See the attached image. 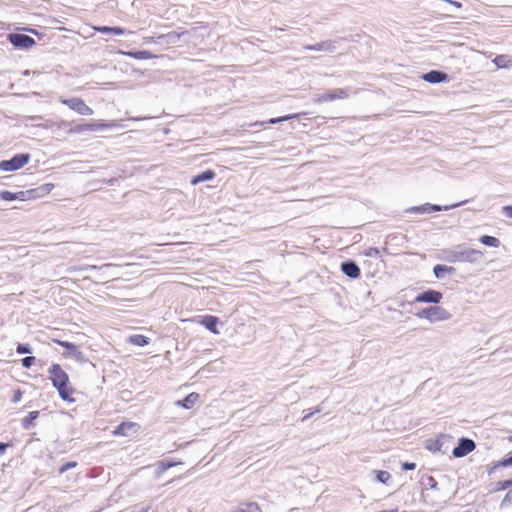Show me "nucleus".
Here are the masks:
<instances>
[{"instance_id":"47","label":"nucleus","mask_w":512,"mask_h":512,"mask_svg":"<svg viewBox=\"0 0 512 512\" xmlns=\"http://www.w3.org/2000/svg\"><path fill=\"white\" fill-rule=\"evenodd\" d=\"M446 1H447V3H449L450 5H453V6L457 7V8H460V7L462 6V5H461V3H460V2H457V1H453V0H446Z\"/></svg>"},{"instance_id":"51","label":"nucleus","mask_w":512,"mask_h":512,"mask_svg":"<svg viewBox=\"0 0 512 512\" xmlns=\"http://www.w3.org/2000/svg\"><path fill=\"white\" fill-rule=\"evenodd\" d=\"M253 125H260V126H262V125H264V122H255Z\"/></svg>"},{"instance_id":"49","label":"nucleus","mask_w":512,"mask_h":512,"mask_svg":"<svg viewBox=\"0 0 512 512\" xmlns=\"http://www.w3.org/2000/svg\"><path fill=\"white\" fill-rule=\"evenodd\" d=\"M362 240L361 234H354V244Z\"/></svg>"},{"instance_id":"52","label":"nucleus","mask_w":512,"mask_h":512,"mask_svg":"<svg viewBox=\"0 0 512 512\" xmlns=\"http://www.w3.org/2000/svg\"><path fill=\"white\" fill-rule=\"evenodd\" d=\"M312 413H309L308 415L304 416V419H307Z\"/></svg>"},{"instance_id":"32","label":"nucleus","mask_w":512,"mask_h":512,"mask_svg":"<svg viewBox=\"0 0 512 512\" xmlns=\"http://www.w3.org/2000/svg\"><path fill=\"white\" fill-rule=\"evenodd\" d=\"M77 466V462L76 461H69V462H66L64 463L60 469H59V473L60 474H63L64 472H66L67 470L69 469H72V468H75Z\"/></svg>"},{"instance_id":"23","label":"nucleus","mask_w":512,"mask_h":512,"mask_svg":"<svg viewBox=\"0 0 512 512\" xmlns=\"http://www.w3.org/2000/svg\"><path fill=\"white\" fill-rule=\"evenodd\" d=\"M95 31H98L100 33H114L115 35H123L125 34V29L122 27H108V26H93L92 27Z\"/></svg>"},{"instance_id":"40","label":"nucleus","mask_w":512,"mask_h":512,"mask_svg":"<svg viewBox=\"0 0 512 512\" xmlns=\"http://www.w3.org/2000/svg\"><path fill=\"white\" fill-rule=\"evenodd\" d=\"M512 504V493L509 492L506 494V496L503 498L501 502V507H506L507 505Z\"/></svg>"},{"instance_id":"46","label":"nucleus","mask_w":512,"mask_h":512,"mask_svg":"<svg viewBox=\"0 0 512 512\" xmlns=\"http://www.w3.org/2000/svg\"><path fill=\"white\" fill-rule=\"evenodd\" d=\"M360 275V268L354 262V279L358 278Z\"/></svg>"},{"instance_id":"48","label":"nucleus","mask_w":512,"mask_h":512,"mask_svg":"<svg viewBox=\"0 0 512 512\" xmlns=\"http://www.w3.org/2000/svg\"><path fill=\"white\" fill-rule=\"evenodd\" d=\"M7 447H8V444L0 443V454H3Z\"/></svg>"},{"instance_id":"7","label":"nucleus","mask_w":512,"mask_h":512,"mask_svg":"<svg viewBox=\"0 0 512 512\" xmlns=\"http://www.w3.org/2000/svg\"><path fill=\"white\" fill-rule=\"evenodd\" d=\"M140 429V425L132 421H123L112 431L113 436L116 437H129L134 433H137Z\"/></svg>"},{"instance_id":"16","label":"nucleus","mask_w":512,"mask_h":512,"mask_svg":"<svg viewBox=\"0 0 512 512\" xmlns=\"http://www.w3.org/2000/svg\"><path fill=\"white\" fill-rule=\"evenodd\" d=\"M422 79L426 82L436 84L446 81L448 79V76L444 72L432 70L428 73L423 74Z\"/></svg>"},{"instance_id":"28","label":"nucleus","mask_w":512,"mask_h":512,"mask_svg":"<svg viewBox=\"0 0 512 512\" xmlns=\"http://www.w3.org/2000/svg\"><path fill=\"white\" fill-rule=\"evenodd\" d=\"M493 62L495 63V65L499 68H505L508 66V58L507 56L505 55H499L497 57H495V59L493 60Z\"/></svg>"},{"instance_id":"22","label":"nucleus","mask_w":512,"mask_h":512,"mask_svg":"<svg viewBox=\"0 0 512 512\" xmlns=\"http://www.w3.org/2000/svg\"><path fill=\"white\" fill-rule=\"evenodd\" d=\"M186 32H181V33H178V32H169L167 34H162V35H159L157 38L153 37V36H146L143 38L144 42L145 43H155L157 41V39H164V38H177L179 39L182 35H184Z\"/></svg>"},{"instance_id":"37","label":"nucleus","mask_w":512,"mask_h":512,"mask_svg":"<svg viewBox=\"0 0 512 512\" xmlns=\"http://www.w3.org/2000/svg\"><path fill=\"white\" fill-rule=\"evenodd\" d=\"M16 200L29 201V194L27 190H21L16 192Z\"/></svg>"},{"instance_id":"21","label":"nucleus","mask_w":512,"mask_h":512,"mask_svg":"<svg viewBox=\"0 0 512 512\" xmlns=\"http://www.w3.org/2000/svg\"><path fill=\"white\" fill-rule=\"evenodd\" d=\"M233 512H262V509L256 502H245L240 504Z\"/></svg>"},{"instance_id":"45","label":"nucleus","mask_w":512,"mask_h":512,"mask_svg":"<svg viewBox=\"0 0 512 512\" xmlns=\"http://www.w3.org/2000/svg\"><path fill=\"white\" fill-rule=\"evenodd\" d=\"M416 468V464L415 463H411V462H404L402 464V469L403 470H414Z\"/></svg>"},{"instance_id":"29","label":"nucleus","mask_w":512,"mask_h":512,"mask_svg":"<svg viewBox=\"0 0 512 512\" xmlns=\"http://www.w3.org/2000/svg\"><path fill=\"white\" fill-rule=\"evenodd\" d=\"M390 478H391V475L387 471H377L376 472V479L380 483L386 484Z\"/></svg>"},{"instance_id":"20","label":"nucleus","mask_w":512,"mask_h":512,"mask_svg":"<svg viewBox=\"0 0 512 512\" xmlns=\"http://www.w3.org/2000/svg\"><path fill=\"white\" fill-rule=\"evenodd\" d=\"M455 271L456 269L454 267L441 264H438L433 268L434 275L437 279H442L446 273L453 274Z\"/></svg>"},{"instance_id":"13","label":"nucleus","mask_w":512,"mask_h":512,"mask_svg":"<svg viewBox=\"0 0 512 512\" xmlns=\"http://www.w3.org/2000/svg\"><path fill=\"white\" fill-rule=\"evenodd\" d=\"M197 322L199 324H201L202 326H204L207 330H209L213 334H219L220 333L219 330H218V327H217L218 324L220 323V320L216 316H213V315L200 316L198 318Z\"/></svg>"},{"instance_id":"39","label":"nucleus","mask_w":512,"mask_h":512,"mask_svg":"<svg viewBox=\"0 0 512 512\" xmlns=\"http://www.w3.org/2000/svg\"><path fill=\"white\" fill-rule=\"evenodd\" d=\"M16 352L18 354H26V353H31V350L27 345L18 344V346L16 348Z\"/></svg>"},{"instance_id":"19","label":"nucleus","mask_w":512,"mask_h":512,"mask_svg":"<svg viewBox=\"0 0 512 512\" xmlns=\"http://www.w3.org/2000/svg\"><path fill=\"white\" fill-rule=\"evenodd\" d=\"M215 175L216 174L213 170L208 169V170L202 172L201 174H198V175L192 177L191 184L197 185L198 183L212 180V179H214Z\"/></svg>"},{"instance_id":"24","label":"nucleus","mask_w":512,"mask_h":512,"mask_svg":"<svg viewBox=\"0 0 512 512\" xmlns=\"http://www.w3.org/2000/svg\"><path fill=\"white\" fill-rule=\"evenodd\" d=\"M128 342L135 346L143 347V346H146L149 344L150 339L144 335L136 334V335H131L128 338Z\"/></svg>"},{"instance_id":"4","label":"nucleus","mask_w":512,"mask_h":512,"mask_svg":"<svg viewBox=\"0 0 512 512\" xmlns=\"http://www.w3.org/2000/svg\"><path fill=\"white\" fill-rule=\"evenodd\" d=\"M60 102L79 115L91 116L94 114V110L79 97H73L69 99L62 98L60 99Z\"/></svg>"},{"instance_id":"8","label":"nucleus","mask_w":512,"mask_h":512,"mask_svg":"<svg viewBox=\"0 0 512 512\" xmlns=\"http://www.w3.org/2000/svg\"><path fill=\"white\" fill-rule=\"evenodd\" d=\"M476 448L475 442L466 437H462L459 439L458 445L453 449V456L456 458H461L472 452Z\"/></svg>"},{"instance_id":"38","label":"nucleus","mask_w":512,"mask_h":512,"mask_svg":"<svg viewBox=\"0 0 512 512\" xmlns=\"http://www.w3.org/2000/svg\"><path fill=\"white\" fill-rule=\"evenodd\" d=\"M35 363V357L34 356H27L22 359V365L25 368H30Z\"/></svg>"},{"instance_id":"27","label":"nucleus","mask_w":512,"mask_h":512,"mask_svg":"<svg viewBox=\"0 0 512 512\" xmlns=\"http://www.w3.org/2000/svg\"><path fill=\"white\" fill-rule=\"evenodd\" d=\"M39 416V411H32L30 412L23 420H22V424L24 426V428H29L34 420Z\"/></svg>"},{"instance_id":"3","label":"nucleus","mask_w":512,"mask_h":512,"mask_svg":"<svg viewBox=\"0 0 512 512\" xmlns=\"http://www.w3.org/2000/svg\"><path fill=\"white\" fill-rule=\"evenodd\" d=\"M116 127V123L106 121H92L89 123H81L71 127L68 131L69 134H80L88 131L105 130Z\"/></svg>"},{"instance_id":"41","label":"nucleus","mask_w":512,"mask_h":512,"mask_svg":"<svg viewBox=\"0 0 512 512\" xmlns=\"http://www.w3.org/2000/svg\"><path fill=\"white\" fill-rule=\"evenodd\" d=\"M23 392L20 389L14 391L12 402L17 403L22 399Z\"/></svg>"},{"instance_id":"25","label":"nucleus","mask_w":512,"mask_h":512,"mask_svg":"<svg viewBox=\"0 0 512 512\" xmlns=\"http://www.w3.org/2000/svg\"><path fill=\"white\" fill-rule=\"evenodd\" d=\"M479 241L483 244V245H486V246H489V247H499L500 246V240L494 236H490V235H483L482 237H480Z\"/></svg>"},{"instance_id":"42","label":"nucleus","mask_w":512,"mask_h":512,"mask_svg":"<svg viewBox=\"0 0 512 512\" xmlns=\"http://www.w3.org/2000/svg\"><path fill=\"white\" fill-rule=\"evenodd\" d=\"M325 46V43H319V44H315V45H307L305 46V49L307 50H322Z\"/></svg>"},{"instance_id":"31","label":"nucleus","mask_w":512,"mask_h":512,"mask_svg":"<svg viewBox=\"0 0 512 512\" xmlns=\"http://www.w3.org/2000/svg\"><path fill=\"white\" fill-rule=\"evenodd\" d=\"M178 464H180V462H172V461L163 460V461L159 462V467H160L161 472H164Z\"/></svg>"},{"instance_id":"33","label":"nucleus","mask_w":512,"mask_h":512,"mask_svg":"<svg viewBox=\"0 0 512 512\" xmlns=\"http://www.w3.org/2000/svg\"><path fill=\"white\" fill-rule=\"evenodd\" d=\"M508 466H512V456H509L507 458H504L503 460L501 461H498L495 465H494V468H498V467H508Z\"/></svg>"},{"instance_id":"10","label":"nucleus","mask_w":512,"mask_h":512,"mask_svg":"<svg viewBox=\"0 0 512 512\" xmlns=\"http://www.w3.org/2000/svg\"><path fill=\"white\" fill-rule=\"evenodd\" d=\"M457 206H460V204H453L450 206H440V205H434L426 203L421 206L412 207L409 211L413 213H427L430 214L432 212H438V211H446L452 208H455Z\"/></svg>"},{"instance_id":"9","label":"nucleus","mask_w":512,"mask_h":512,"mask_svg":"<svg viewBox=\"0 0 512 512\" xmlns=\"http://www.w3.org/2000/svg\"><path fill=\"white\" fill-rule=\"evenodd\" d=\"M8 38L10 43L17 48L29 49L36 43L32 37L24 34L12 33Z\"/></svg>"},{"instance_id":"17","label":"nucleus","mask_w":512,"mask_h":512,"mask_svg":"<svg viewBox=\"0 0 512 512\" xmlns=\"http://www.w3.org/2000/svg\"><path fill=\"white\" fill-rule=\"evenodd\" d=\"M199 394L196 392H192L188 394L183 400H179L176 404L185 409L192 408L199 401Z\"/></svg>"},{"instance_id":"35","label":"nucleus","mask_w":512,"mask_h":512,"mask_svg":"<svg viewBox=\"0 0 512 512\" xmlns=\"http://www.w3.org/2000/svg\"><path fill=\"white\" fill-rule=\"evenodd\" d=\"M416 316L420 319H427L430 322V308H424L418 313H416Z\"/></svg>"},{"instance_id":"36","label":"nucleus","mask_w":512,"mask_h":512,"mask_svg":"<svg viewBox=\"0 0 512 512\" xmlns=\"http://www.w3.org/2000/svg\"><path fill=\"white\" fill-rule=\"evenodd\" d=\"M341 268L347 276L352 277V261L343 263Z\"/></svg>"},{"instance_id":"2","label":"nucleus","mask_w":512,"mask_h":512,"mask_svg":"<svg viewBox=\"0 0 512 512\" xmlns=\"http://www.w3.org/2000/svg\"><path fill=\"white\" fill-rule=\"evenodd\" d=\"M445 255L446 260L451 263L461 262L476 265L484 259L482 251L470 248L464 244L445 250Z\"/></svg>"},{"instance_id":"30","label":"nucleus","mask_w":512,"mask_h":512,"mask_svg":"<svg viewBox=\"0 0 512 512\" xmlns=\"http://www.w3.org/2000/svg\"><path fill=\"white\" fill-rule=\"evenodd\" d=\"M0 198L4 201H14L16 200V192H11L8 190L0 191Z\"/></svg>"},{"instance_id":"6","label":"nucleus","mask_w":512,"mask_h":512,"mask_svg":"<svg viewBox=\"0 0 512 512\" xmlns=\"http://www.w3.org/2000/svg\"><path fill=\"white\" fill-rule=\"evenodd\" d=\"M357 38H354V49H356L360 56L367 57L370 55L372 49L373 39L365 34H357Z\"/></svg>"},{"instance_id":"50","label":"nucleus","mask_w":512,"mask_h":512,"mask_svg":"<svg viewBox=\"0 0 512 512\" xmlns=\"http://www.w3.org/2000/svg\"><path fill=\"white\" fill-rule=\"evenodd\" d=\"M445 437L444 436H441L437 439L436 441V444H437V447H435V450H440V442L444 439Z\"/></svg>"},{"instance_id":"44","label":"nucleus","mask_w":512,"mask_h":512,"mask_svg":"<svg viewBox=\"0 0 512 512\" xmlns=\"http://www.w3.org/2000/svg\"><path fill=\"white\" fill-rule=\"evenodd\" d=\"M502 212L508 217L512 218V205H506L502 207Z\"/></svg>"},{"instance_id":"34","label":"nucleus","mask_w":512,"mask_h":512,"mask_svg":"<svg viewBox=\"0 0 512 512\" xmlns=\"http://www.w3.org/2000/svg\"><path fill=\"white\" fill-rule=\"evenodd\" d=\"M363 254L367 257H379L380 251L377 248H368L363 251Z\"/></svg>"},{"instance_id":"12","label":"nucleus","mask_w":512,"mask_h":512,"mask_svg":"<svg viewBox=\"0 0 512 512\" xmlns=\"http://www.w3.org/2000/svg\"><path fill=\"white\" fill-rule=\"evenodd\" d=\"M442 299V293L436 290L429 289L417 295L415 302L419 303H434L437 304Z\"/></svg>"},{"instance_id":"1","label":"nucleus","mask_w":512,"mask_h":512,"mask_svg":"<svg viewBox=\"0 0 512 512\" xmlns=\"http://www.w3.org/2000/svg\"><path fill=\"white\" fill-rule=\"evenodd\" d=\"M49 379L52 382L53 387L58 391L60 398L63 401L73 403L75 398L73 397L75 389L73 388L69 375L60 366V364L53 363L49 369Z\"/></svg>"},{"instance_id":"14","label":"nucleus","mask_w":512,"mask_h":512,"mask_svg":"<svg viewBox=\"0 0 512 512\" xmlns=\"http://www.w3.org/2000/svg\"><path fill=\"white\" fill-rule=\"evenodd\" d=\"M430 308V323L438 321H445L451 318V314L441 306H431Z\"/></svg>"},{"instance_id":"11","label":"nucleus","mask_w":512,"mask_h":512,"mask_svg":"<svg viewBox=\"0 0 512 512\" xmlns=\"http://www.w3.org/2000/svg\"><path fill=\"white\" fill-rule=\"evenodd\" d=\"M54 187L53 183H45L39 187L28 189L29 201L37 200L49 195Z\"/></svg>"},{"instance_id":"26","label":"nucleus","mask_w":512,"mask_h":512,"mask_svg":"<svg viewBox=\"0 0 512 512\" xmlns=\"http://www.w3.org/2000/svg\"><path fill=\"white\" fill-rule=\"evenodd\" d=\"M301 115H306V113H304V112L303 113H295V114H289V115L281 116V117H278V118H271L268 121V123L276 124V123H279V122L288 121V120H291V119H294V118H298Z\"/></svg>"},{"instance_id":"5","label":"nucleus","mask_w":512,"mask_h":512,"mask_svg":"<svg viewBox=\"0 0 512 512\" xmlns=\"http://www.w3.org/2000/svg\"><path fill=\"white\" fill-rule=\"evenodd\" d=\"M30 154L22 153L13 156L10 160L0 161V170L5 172L16 171L24 167L30 161Z\"/></svg>"},{"instance_id":"15","label":"nucleus","mask_w":512,"mask_h":512,"mask_svg":"<svg viewBox=\"0 0 512 512\" xmlns=\"http://www.w3.org/2000/svg\"><path fill=\"white\" fill-rule=\"evenodd\" d=\"M52 341L54 343L64 347L65 349H67L68 350L67 355H72L77 360H80L83 358L82 352L78 349V347L74 343H71L68 341H62L59 339H53Z\"/></svg>"},{"instance_id":"43","label":"nucleus","mask_w":512,"mask_h":512,"mask_svg":"<svg viewBox=\"0 0 512 512\" xmlns=\"http://www.w3.org/2000/svg\"><path fill=\"white\" fill-rule=\"evenodd\" d=\"M498 484H499V489H506V488L512 487V479L501 481Z\"/></svg>"},{"instance_id":"18","label":"nucleus","mask_w":512,"mask_h":512,"mask_svg":"<svg viewBox=\"0 0 512 512\" xmlns=\"http://www.w3.org/2000/svg\"><path fill=\"white\" fill-rule=\"evenodd\" d=\"M120 53L124 54L126 56H129L131 58L137 59V60H148V59H152V58L156 57L154 54H152L148 50L129 51V52L120 51Z\"/></svg>"}]
</instances>
